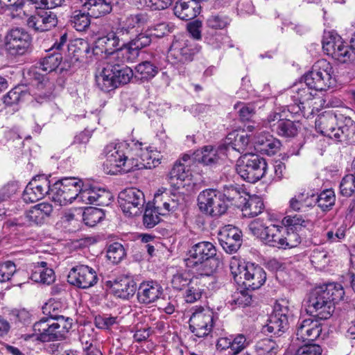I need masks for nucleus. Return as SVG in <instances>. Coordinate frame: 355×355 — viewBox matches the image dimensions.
<instances>
[{"mask_svg": "<svg viewBox=\"0 0 355 355\" xmlns=\"http://www.w3.org/2000/svg\"><path fill=\"white\" fill-rule=\"evenodd\" d=\"M341 284L329 283L315 288L309 295L307 311L318 320H324L331 317L335 304L344 297Z\"/></svg>", "mask_w": 355, "mask_h": 355, "instance_id": "obj_1", "label": "nucleus"}, {"mask_svg": "<svg viewBox=\"0 0 355 355\" xmlns=\"http://www.w3.org/2000/svg\"><path fill=\"white\" fill-rule=\"evenodd\" d=\"M184 261L187 268L195 270L201 276L212 275L222 264L215 245L209 241L193 245Z\"/></svg>", "mask_w": 355, "mask_h": 355, "instance_id": "obj_2", "label": "nucleus"}, {"mask_svg": "<svg viewBox=\"0 0 355 355\" xmlns=\"http://www.w3.org/2000/svg\"><path fill=\"white\" fill-rule=\"evenodd\" d=\"M133 75L130 67L109 61L96 76V81L101 90L108 92L128 83Z\"/></svg>", "mask_w": 355, "mask_h": 355, "instance_id": "obj_3", "label": "nucleus"}, {"mask_svg": "<svg viewBox=\"0 0 355 355\" xmlns=\"http://www.w3.org/2000/svg\"><path fill=\"white\" fill-rule=\"evenodd\" d=\"M230 269L235 281L247 290L259 289L266 282V273L258 264L247 263L241 266L234 262L231 263Z\"/></svg>", "mask_w": 355, "mask_h": 355, "instance_id": "obj_4", "label": "nucleus"}, {"mask_svg": "<svg viewBox=\"0 0 355 355\" xmlns=\"http://www.w3.org/2000/svg\"><path fill=\"white\" fill-rule=\"evenodd\" d=\"M304 80L315 91H326L336 84L333 67L324 59L315 62L311 70L304 75Z\"/></svg>", "mask_w": 355, "mask_h": 355, "instance_id": "obj_5", "label": "nucleus"}, {"mask_svg": "<svg viewBox=\"0 0 355 355\" xmlns=\"http://www.w3.org/2000/svg\"><path fill=\"white\" fill-rule=\"evenodd\" d=\"M128 148V143L125 142L111 143L105 147L106 159L103 163V168L106 173L114 175L121 171L129 172L132 166H130V161L125 162Z\"/></svg>", "mask_w": 355, "mask_h": 355, "instance_id": "obj_6", "label": "nucleus"}, {"mask_svg": "<svg viewBox=\"0 0 355 355\" xmlns=\"http://www.w3.org/2000/svg\"><path fill=\"white\" fill-rule=\"evenodd\" d=\"M267 167L264 158L257 154L245 153L238 159L236 170L242 179L254 183L265 175Z\"/></svg>", "mask_w": 355, "mask_h": 355, "instance_id": "obj_7", "label": "nucleus"}, {"mask_svg": "<svg viewBox=\"0 0 355 355\" xmlns=\"http://www.w3.org/2000/svg\"><path fill=\"white\" fill-rule=\"evenodd\" d=\"M83 186L81 180L66 177L51 182L50 198L60 206H64L77 200L78 191Z\"/></svg>", "mask_w": 355, "mask_h": 355, "instance_id": "obj_8", "label": "nucleus"}, {"mask_svg": "<svg viewBox=\"0 0 355 355\" xmlns=\"http://www.w3.org/2000/svg\"><path fill=\"white\" fill-rule=\"evenodd\" d=\"M249 230L265 244L284 249L285 227L273 224L266 225L259 219H256L250 223Z\"/></svg>", "mask_w": 355, "mask_h": 355, "instance_id": "obj_9", "label": "nucleus"}, {"mask_svg": "<svg viewBox=\"0 0 355 355\" xmlns=\"http://www.w3.org/2000/svg\"><path fill=\"white\" fill-rule=\"evenodd\" d=\"M197 200L199 209L212 217L224 214L228 207L224 196L216 189H208L202 191L198 194Z\"/></svg>", "mask_w": 355, "mask_h": 355, "instance_id": "obj_10", "label": "nucleus"}, {"mask_svg": "<svg viewBox=\"0 0 355 355\" xmlns=\"http://www.w3.org/2000/svg\"><path fill=\"white\" fill-rule=\"evenodd\" d=\"M324 52L332 58L345 63L350 60L352 50L344 44L341 37L334 32L324 33L322 39Z\"/></svg>", "mask_w": 355, "mask_h": 355, "instance_id": "obj_11", "label": "nucleus"}, {"mask_svg": "<svg viewBox=\"0 0 355 355\" xmlns=\"http://www.w3.org/2000/svg\"><path fill=\"white\" fill-rule=\"evenodd\" d=\"M119 204L123 212L133 216L141 213L145 204L144 193L136 188H128L119 194Z\"/></svg>", "mask_w": 355, "mask_h": 355, "instance_id": "obj_12", "label": "nucleus"}, {"mask_svg": "<svg viewBox=\"0 0 355 355\" xmlns=\"http://www.w3.org/2000/svg\"><path fill=\"white\" fill-rule=\"evenodd\" d=\"M263 124L280 137H294L298 132L297 123L284 118L283 114L277 111L271 112L263 121Z\"/></svg>", "mask_w": 355, "mask_h": 355, "instance_id": "obj_13", "label": "nucleus"}, {"mask_svg": "<svg viewBox=\"0 0 355 355\" xmlns=\"http://www.w3.org/2000/svg\"><path fill=\"white\" fill-rule=\"evenodd\" d=\"M32 37L23 28H13L6 34L5 46L12 55H23L31 46Z\"/></svg>", "mask_w": 355, "mask_h": 355, "instance_id": "obj_14", "label": "nucleus"}, {"mask_svg": "<svg viewBox=\"0 0 355 355\" xmlns=\"http://www.w3.org/2000/svg\"><path fill=\"white\" fill-rule=\"evenodd\" d=\"M214 324V313L200 307L196 309L189 319V329L198 338L208 336Z\"/></svg>", "mask_w": 355, "mask_h": 355, "instance_id": "obj_15", "label": "nucleus"}, {"mask_svg": "<svg viewBox=\"0 0 355 355\" xmlns=\"http://www.w3.org/2000/svg\"><path fill=\"white\" fill-rule=\"evenodd\" d=\"M51 178L45 175L34 177L26 187L23 193V200L26 202H35L46 195L50 198Z\"/></svg>", "mask_w": 355, "mask_h": 355, "instance_id": "obj_16", "label": "nucleus"}, {"mask_svg": "<svg viewBox=\"0 0 355 355\" xmlns=\"http://www.w3.org/2000/svg\"><path fill=\"white\" fill-rule=\"evenodd\" d=\"M143 143L138 141L134 140L128 143V150L127 151L128 158H125L126 161H130L131 168L129 171L140 170L142 168H151L159 164V159L154 158L152 162H146V158L151 156L146 151V147L145 149L143 148Z\"/></svg>", "mask_w": 355, "mask_h": 355, "instance_id": "obj_17", "label": "nucleus"}, {"mask_svg": "<svg viewBox=\"0 0 355 355\" xmlns=\"http://www.w3.org/2000/svg\"><path fill=\"white\" fill-rule=\"evenodd\" d=\"M98 280L96 270L87 265L73 267L67 276V281L70 284L82 289L94 286Z\"/></svg>", "mask_w": 355, "mask_h": 355, "instance_id": "obj_18", "label": "nucleus"}, {"mask_svg": "<svg viewBox=\"0 0 355 355\" xmlns=\"http://www.w3.org/2000/svg\"><path fill=\"white\" fill-rule=\"evenodd\" d=\"M288 312L287 306L276 304L267 324L263 327V332L281 336L288 329Z\"/></svg>", "mask_w": 355, "mask_h": 355, "instance_id": "obj_19", "label": "nucleus"}, {"mask_svg": "<svg viewBox=\"0 0 355 355\" xmlns=\"http://www.w3.org/2000/svg\"><path fill=\"white\" fill-rule=\"evenodd\" d=\"M198 51L195 44L188 43L187 40L175 41L170 47L168 58L175 65L187 64Z\"/></svg>", "mask_w": 355, "mask_h": 355, "instance_id": "obj_20", "label": "nucleus"}, {"mask_svg": "<svg viewBox=\"0 0 355 355\" xmlns=\"http://www.w3.org/2000/svg\"><path fill=\"white\" fill-rule=\"evenodd\" d=\"M242 232L237 227L228 225L222 227L218 239L223 250L228 254L237 252L242 244Z\"/></svg>", "mask_w": 355, "mask_h": 355, "instance_id": "obj_21", "label": "nucleus"}, {"mask_svg": "<svg viewBox=\"0 0 355 355\" xmlns=\"http://www.w3.org/2000/svg\"><path fill=\"white\" fill-rule=\"evenodd\" d=\"M111 193L104 189L84 185L78 191V201L97 206H106L110 203Z\"/></svg>", "mask_w": 355, "mask_h": 355, "instance_id": "obj_22", "label": "nucleus"}, {"mask_svg": "<svg viewBox=\"0 0 355 355\" xmlns=\"http://www.w3.org/2000/svg\"><path fill=\"white\" fill-rule=\"evenodd\" d=\"M250 144L249 136L245 131L241 132L233 131L230 132L223 144H220V150L226 152V156L230 153V151H236L240 154L244 155Z\"/></svg>", "mask_w": 355, "mask_h": 355, "instance_id": "obj_23", "label": "nucleus"}, {"mask_svg": "<svg viewBox=\"0 0 355 355\" xmlns=\"http://www.w3.org/2000/svg\"><path fill=\"white\" fill-rule=\"evenodd\" d=\"M57 24V15L51 10H42L37 15H31L26 21L27 26L36 32L48 31Z\"/></svg>", "mask_w": 355, "mask_h": 355, "instance_id": "obj_24", "label": "nucleus"}, {"mask_svg": "<svg viewBox=\"0 0 355 355\" xmlns=\"http://www.w3.org/2000/svg\"><path fill=\"white\" fill-rule=\"evenodd\" d=\"M163 294L162 286L155 281H144L137 288L138 302L143 304H150L156 302Z\"/></svg>", "mask_w": 355, "mask_h": 355, "instance_id": "obj_25", "label": "nucleus"}, {"mask_svg": "<svg viewBox=\"0 0 355 355\" xmlns=\"http://www.w3.org/2000/svg\"><path fill=\"white\" fill-rule=\"evenodd\" d=\"M322 332L321 324L318 320L304 319L297 326V338L303 342L313 341L319 337Z\"/></svg>", "mask_w": 355, "mask_h": 355, "instance_id": "obj_26", "label": "nucleus"}, {"mask_svg": "<svg viewBox=\"0 0 355 355\" xmlns=\"http://www.w3.org/2000/svg\"><path fill=\"white\" fill-rule=\"evenodd\" d=\"M224 150H220V145L217 148L211 146H206L194 153L193 159L204 165L212 166L216 164L222 157L226 156Z\"/></svg>", "mask_w": 355, "mask_h": 355, "instance_id": "obj_27", "label": "nucleus"}, {"mask_svg": "<svg viewBox=\"0 0 355 355\" xmlns=\"http://www.w3.org/2000/svg\"><path fill=\"white\" fill-rule=\"evenodd\" d=\"M336 116L331 113L320 115L315 120V128L318 132L329 138L334 137L336 139H340V134L336 133Z\"/></svg>", "mask_w": 355, "mask_h": 355, "instance_id": "obj_28", "label": "nucleus"}, {"mask_svg": "<svg viewBox=\"0 0 355 355\" xmlns=\"http://www.w3.org/2000/svg\"><path fill=\"white\" fill-rule=\"evenodd\" d=\"M82 7L90 17L98 18L112 11V3L110 0H80Z\"/></svg>", "mask_w": 355, "mask_h": 355, "instance_id": "obj_29", "label": "nucleus"}, {"mask_svg": "<svg viewBox=\"0 0 355 355\" xmlns=\"http://www.w3.org/2000/svg\"><path fill=\"white\" fill-rule=\"evenodd\" d=\"M113 288L116 296L128 300L135 293L137 286L132 277L125 275L119 277L115 279Z\"/></svg>", "mask_w": 355, "mask_h": 355, "instance_id": "obj_30", "label": "nucleus"}, {"mask_svg": "<svg viewBox=\"0 0 355 355\" xmlns=\"http://www.w3.org/2000/svg\"><path fill=\"white\" fill-rule=\"evenodd\" d=\"M200 7L193 0H181L175 3L174 14L180 19L188 21L200 14Z\"/></svg>", "mask_w": 355, "mask_h": 355, "instance_id": "obj_31", "label": "nucleus"}, {"mask_svg": "<svg viewBox=\"0 0 355 355\" xmlns=\"http://www.w3.org/2000/svg\"><path fill=\"white\" fill-rule=\"evenodd\" d=\"M120 39L114 31L108 33L106 35L98 38L96 41V49L101 53L110 55V59H116L114 52L120 47Z\"/></svg>", "mask_w": 355, "mask_h": 355, "instance_id": "obj_32", "label": "nucleus"}, {"mask_svg": "<svg viewBox=\"0 0 355 355\" xmlns=\"http://www.w3.org/2000/svg\"><path fill=\"white\" fill-rule=\"evenodd\" d=\"M241 207L244 217L253 218L262 213L265 207L259 196L248 195Z\"/></svg>", "mask_w": 355, "mask_h": 355, "instance_id": "obj_33", "label": "nucleus"}, {"mask_svg": "<svg viewBox=\"0 0 355 355\" xmlns=\"http://www.w3.org/2000/svg\"><path fill=\"white\" fill-rule=\"evenodd\" d=\"M313 91H315L314 89L305 82L293 87L291 98L295 103L298 105L299 110L304 109V105L313 99Z\"/></svg>", "mask_w": 355, "mask_h": 355, "instance_id": "obj_34", "label": "nucleus"}, {"mask_svg": "<svg viewBox=\"0 0 355 355\" xmlns=\"http://www.w3.org/2000/svg\"><path fill=\"white\" fill-rule=\"evenodd\" d=\"M53 211V207L50 203L42 202L33 206L26 213V218L30 222L40 225L44 223Z\"/></svg>", "mask_w": 355, "mask_h": 355, "instance_id": "obj_35", "label": "nucleus"}, {"mask_svg": "<svg viewBox=\"0 0 355 355\" xmlns=\"http://www.w3.org/2000/svg\"><path fill=\"white\" fill-rule=\"evenodd\" d=\"M191 157L189 155H184L178 159L169 173V178L171 180L184 181L191 175L190 172Z\"/></svg>", "mask_w": 355, "mask_h": 355, "instance_id": "obj_36", "label": "nucleus"}, {"mask_svg": "<svg viewBox=\"0 0 355 355\" xmlns=\"http://www.w3.org/2000/svg\"><path fill=\"white\" fill-rule=\"evenodd\" d=\"M51 317L55 340L62 339L72 327L73 320L69 317L51 313Z\"/></svg>", "mask_w": 355, "mask_h": 355, "instance_id": "obj_37", "label": "nucleus"}, {"mask_svg": "<svg viewBox=\"0 0 355 355\" xmlns=\"http://www.w3.org/2000/svg\"><path fill=\"white\" fill-rule=\"evenodd\" d=\"M222 194L224 196V199H226L232 205L238 207L242 206L243 202L248 196V193L239 185L233 184L225 186Z\"/></svg>", "mask_w": 355, "mask_h": 355, "instance_id": "obj_38", "label": "nucleus"}, {"mask_svg": "<svg viewBox=\"0 0 355 355\" xmlns=\"http://www.w3.org/2000/svg\"><path fill=\"white\" fill-rule=\"evenodd\" d=\"M33 330L40 336V339L43 342H49L55 340L52 328L51 311H49V318H43L34 324Z\"/></svg>", "mask_w": 355, "mask_h": 355, "instance_id": "obj_39", "label": "nucleus"}, {"mask_svg": "<svg viewBox=\"0 0 355 355\" xmlns=\"http://www.w3.org/2000/svg\"><path fill=\"white\" fill-rule=\"evenodd\" d=\"M46 265L45 261L37 263L31 275V279L33 281L46 284H50L54 281V272L52 269L47 268Z\"/></svg>", "mask_w": 355, "mask_h": 355, "instance_id": "obj_40", "label": "nucleus"}, {"mask_svg": "<svg viewBox=\"0 0 355 355\" xmlns=\"http://www.w3.org/2000/svg\"><path fill=\"white\" fill-rule=\"evenodd\" d=\"M85 11L75 10L71 12L69 23L78 31H85L90 24V15Z\"/></svg>", "mask_w": 355, "mask_h": 355, "instance_id": "obj_41", "label": "nucleus"}, {"mask_svg": "<svg viewBox=\"0 0 355 355\" xmlns=\"http://www.w3.org/2000/svg\"><path fill=\"white\" fill-rule=\"evenodd\" d=\"M135 70V77L143 81L153 78L158 73V68L149 61L139 63Z\"/></svg>", "mask_w": 355, "mask_h": 355, "instance_id": "obj_42", "label": "nucleus"}, {"mask_svg": "<svg viewBox=\"0 0 355 355\" xmlns=\"http://www.w3.org/2000/svg\"><path fill=\"white\" fill-rule=\"evenodd\" d=\"M62 57L60 53L50 54L43 58L38 63L37 67L39 69L42 70L46 73H49L55 71L60 64Z\"/></svg>", "mask_w": 355, "mask_h": 355, "instance_id": "obj_43", "label": "nucleus"}, {"mask_svg": "<svg viewBox=\"0 0 355 355\" xmlns=\"http://www.w3.org/2000/svg\"><path fill=\"white\" fill-rule=\"evenodd\" d=\"M139 50L135 49L134 46L130 42L127 44H123L115 52L114 55L116 59L121 58V61L123 62H135L139 55Z\"/></svg>", "mask_w": 355, "mask_h": 355, "instance_id": "obj_44", "label": "nucleus"}, {"mask_svg": "<svg viewBox=\"0 0 355 355\" xmlns=\"http://www.w3.org/2000/svg\"><path fill=\"white\" fill-rule=\"evenodd\" d=\"M314 205V199L312 194L300 193L290 200V207L294 211H302L304 208Z\"/></svg>", "mask_w": 355, "mask_h": 355, "instance_id": "obj_45", "label": "nucleus"}, {"mask_svg": "<svg viewBox=\"0 0 355 355\" xmlns=\"http://www.w3.org/2000/svg\"><path fill=\"white\" fill-rule=\"evenodd\" d=\"M314 205L317 204L323 211L329 210L335 203L336 197L333 190L327 189L319 195L312 194Z\"/></svg>", "mask_w": 355, "mask_h": 355, "instance_id": "obj_46", "label": "nucleus"}, {"mask_svg": "<svg viewBox=\"0 0 355 355\" xmlns=\"http://www.w3.org/2000/svg\"><path fill=\"white\" fill-rule=\"evenodd\" d=\"M6 7V12L7 16L12 19L21 20L26 16L25 11L23 10V0H12L8 1V4H1Z\"/></svg>", "mask_w": 355, "mask_h": 355, "instance_id": "obj_47", "label": "nucleus"}, {"mask_svg": "<svg viewBox=\"0 0 355 355\" xmlns=\"http://www.w3.org/2000/svg\"><path fill=\"white\" fill-rule=\"evenodd\" d=\"M254 349L257 355H276L279 346L274 340L266 338L257 342Z\"/></svg>", "mask_w": 355, "mask_h": 355, "instance_id": "obj_48", "label": "nucleus"}, {"mask_svg": "<svg viewBox=\"0 0 355 355\" xmlns=\"http://www.w3.org/2000/svg\"><path fill=\"white\" fill-rule=\"evenodd\" d=\"M310 260L315 268L322 270L329 261L328 252L321 247L315 248L310 255Z\"/></svg>", "mask_w": 355, "mask_h": 355, "instance_id": "obj_49", "label": "nucleus"}, {"mask_svg": "<svg viewBox=\"0 0 355 355\" xmlns=\"http://www.w3.org/2000/svg\"><path fill=\"white\" fill-rule=\"evenodd\" d=\"M200 279L195 277L185 291L184 298L187 303H193L202 297L203 288L200 285Z\"/></svg>", "mask_w": 355, "mask_h": 355, "instance_id": "obj_50", "label": "nucleus"}, {"mask_svg": "<svg viewBox=\"0 0 355 355\" xmlns=\"http://www.w3.org/2000/svg\"><path fill=\"white\" fill-rule=\"evenodd\" d=\"M103 215L101 209L89 207L84 211L83 219L86 225L94 227L103 219Z\"/></svg>", "mask_w": 355, "mask_h": 355, "instance_id": "obj_51", "label": "nucleus"}, {"mask_svg": "<svg viewBox=\"0 0 355 355\" xmlns=\"http://www.w3.org/2000/svg\"><path fill=\"white\" fill-rule=\"evenodd\" d=\"M123 246L119 243L111 244L107 250V257L114 264H117L125 257Z\"/></svg>", "mask_w": 355, "mask_h": 355, "instance_id": "obj_52", "label": "nucleus"}, {"mask_svg": "<svg viewBox=\"0 0 355 355\" xmlns=\"http://www.w3.org/2000/svg\"><path fill=\"white\" fill-rule=\"evenodd\" d=\"M259 142L261 146L257 148L258 150L270 156L277 153L281 146L279 140L272 136H268V141L263 142L261 140Z\"/></svg>", "mask_w": 355, "mask_h": 355, "instance_id": "obj_53", "label": "nucleus"}, {"mask_svg": "<svg viewBox=\"0 0 355 355\" xmlns=\"http://www.w3.org/2000/svg\"><path fill=\"white\" fill-rule=\"evenodd\" d=\"M193 279L188 272L180 271L173 275L171 284L174 289L180 291L186 286H189Z\"/></svg>", "mask_w": 355, "mask_h": 355, "instance_id": "obj_54", "label": "nucleus"}, {"mask_svg": "<svg viewBox=\"0 0 355 355\" xmlns=\"http://www.w3.org/2000/svg\"><path fill=\"white\" fill-rule=\"evenodd\" d=\"M168 197V193L164 192L161 194H156L155 196V207L159 211L161 215H166L171 211H175V209L171 207V204L166 199Z\"/></svg>", "mask_w": 355, "mask_h": 355, "instance_id": "obj_55", "label": "nucleus"}, {"mask_svg": "<svg viewBox=\"0 0 355 355\" xmlns=\"http://www.w3.org/2000/svg\"><path fill=\"white\" fill-rule=\"evenodd\" d=\"M355 132V123L350 117H345L336 128V133H340L341 138H347ZM340 139V140H341Z\"/></svg>", "mask_w": 355, "mask_h": 355, "instance_id": "obj_56", "label": "nucleus"}, {"mask_svg": "<svg viewBox=\"0 0 355 355\" xmlns=\"http://www.w3.org/2000/svg\"><path fill=\"white\" fill-rule=\"evenodd\" d=\"M231 347L229 352L230 355H237L249 345L245 336L237 334L234 338H231Z\"/></svg>", "mask_w": 355, "mask_h": 355, "instance_id": "obj_57", "label": "nucleus"}, {"mask_svg": "<svg viewBox=\"0 0 355 355\" xmlns=\"http://www.w3.org/2000/svg\"><path fill=\"white\" fill-rule=\"evenodd\" d=\"M340 193L345 196H351L355 192V175H346L340 184Z\"/></svg>", "mask_w": 355, "mask_h": 355, "instance_id": "obj_58", "label": "nucleus"}, {"mask_svg": "<svg viewBox=\"0 0 355 355\" xmlns=\"http://www.w3.org/2000/svg\"><path fill=\"white\" fill-rule=\"evenodd\" d=\"M159 213L154 207L150 208L148 206L145 209L143 216V223L147 228L154 227L159 222Z\"/></svg>", "mask_w": 355, "mask_h": 355, "instance_id": "obj_59", "label": "nucleus"}, {"mask_svg": "<svg viewBox=\"0 0 355 355\" xmlns=\"http://www.w3.org/2000/svg\"><path fill=\"white\" fill-rule=\"evenodd\" d=\"M16 271L15 264L10 261L0 263V282H6L9 281Z\"/></svg>", "mask_w": 355, "mask_h": 355, "instance_id": "obj_60", "label": "nucleus"}, {"mask_svg": "<svg viewBox=\"0 0 355 355\" xmlns=\"http://www.w3.org/2000/svg\"><path fill=\"white\" fill-rule=\"evenodd\" d=\"M230 19L225 16L211 15L207 20L208 27L214 29H223L230 24Z\"/></svg>", "mask_w": 355, "mask_h": 355, "instance_id": "obj_61", "label": "nucleus"}, {"mask_svg": "<svg viewBox=\"0 0 355 355\" xmlns=\"http://www.w3.org/2000/svg\"><path fill=\"white\" fill-rule=\"evenodd\" d=\"M117 318L110 315H97L95 317L94 322L97 328L101 329H109L114 324L117 323Z\"/></svg>", "mask_w": 355, "mask_h": 355, "instance_id": "obj_62", "label": "nucleus"}, {"mask_svg": "<svg viewBox=\"0 0 355 355\" xmlns=\"http://www.w3.org/2000/svg\"><path fill=\"white\" fill-rule=\"evenodd\" d=\"M300 242L301 237L298 233L293 230L289 231L288 229L286 228L284 249L295 248L297 246Z\"/></svg>", "mask_w": 355, "mask_h": 355, "instance_id": "obj_63", "label": "nucleus"}, {"mask_svg": "<svg viewBox=\"0 0 355 355\" xmlns=\"http://www.w3.org/2000/svg\"><path fill=\"white\" fill-rule=\"evenodd\" d=\"M18 190L16 182H9L0 189V202L10 199Z\"/></svg>", "mask_w": 355, "mask_h": 355, "instance_id": "obj_64", "label": "nucleus"}]
</instances>
